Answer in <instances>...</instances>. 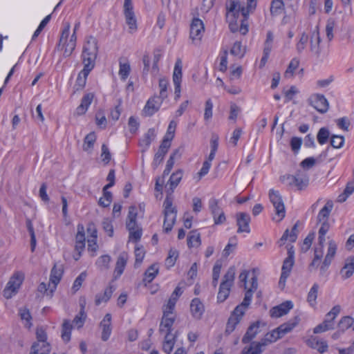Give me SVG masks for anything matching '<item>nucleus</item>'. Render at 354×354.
Returning <instances> with one entry per match:
<instances>
[{"mask_svg":"<svg viewBox=\"0 0 354 354\" xmlns=\"http://www.w3.org/2000/svg\"><path fill=\"white\" fill-rule=\"evenodd\" d=\"M308 39V35L305 32H302L299 41L296 44V50L298 53H301L304 51L306 48Z\"/></svg>","mask_w":354,"mask_h":354,"instance_id":"44","label":"nucleus"},{"mask_svg":"<svg viewBox=\"0 0 354 354\" xmlns=\"http://www.w3.org/2000/svg\"><path fill=\"white\" fill-rule=\"evenodd\" d=\"M354 272V257H350L346 259L344 266L340 270V274L343 279L350 278Z\"/></svg>","mask_w":354,"mask_h":354,"instance_id":"24","label":"nucleus"},{"mask_svg":"<svg viewBox=\"0 0 354 354\" xmlns=\"http://www.w3.org/2000/svg\"><path fill=\"white\" fill-rule=\"evenodd\" d=\"M299 65V60L297 58L292 59L285 72V76L287 77H292L294 71Z\"/></svg>","mask_w":354,"mask_h":354,"instance_id":"48","label":"nucleus"},{"mask_svg":"<svg viewBox=\"0 0 354 354\" xmlns=\"http://www.w3.org/2000/svg\"><path fill=\"white\" fill-rule=\"evenodd\" d=\"M95 141V134H87L84 140V144L82 146L83 150L88 153H91Z\"/></svg>","mask_w":354,"mask_h":354,"instance_id":"34","label":"nucleus"},{"mask_svg":"<svg viewBox=\"0 0 354 354\" xmlns=\"http://www.w3.org/2000/svg\"><path fill=\"white\" fill-rule=\"evenodd\" d=\"M87 274L86 272H82L75 280L72 290L74 292H77L82 286V282L85 280Z\"/></svg>","mask_w":354,"mask_h":354,"instance_id":"60","label":"nucleus"},{"mask_svg":"<svg viewBox=\"0 0 354 354\" xmlns=\"http://www.w3.org/2000/svg\"><path fill=\"white\" fill-rule=\"evenodd\" d=\"M113 292V287L109 286L104 290V293L96 295L95 300V305L99 306L102 303L107 302L109 300V299L111 297Z\"/></svg>","mask_w":354,"mask_h":354,"instance_id":"32","label":"nucleus"},{"mask_svg":"<svg viewBox=\"0 0 354 354\" xmlns=\"http://www.w3.org/2000/svg\"><path fill=\"white\" fill-rule=\"evenodd\" d=\"M230 53L234 56L242 58L245 53V48L240 41H236L230 50Z\"/></svg>","mask_w":354,"mask_h":354,"instance_id":"42","label":"nucleus"},{"mask_svg":"<svg viewBox=\"0 0 354 354\" xmlns=\"http://www.w3.org/2000/svg\"><path fill=\"white\" fill-rule=\"evenodd\" d=\"M269 198L275 209L274 220L281 221L285 216L286 209L282 197L278 191L273 189L269 191Z\"/></svg>","mask_w":354,"mask_h":354,"instance_id":"7","label":"nucleus"},{"mask_svg":"<svg viewBox=\"0 0 354 354\" xmlns=\"http://www.w3.org/2000/svg\"><path fill=\"white\" fill-rule=\"evenodd\" d=\"M162 102V100L158 96L150 98L142 110V114L147 117L151 116L159 110Z\"/></svg>","mask_w":354,"mask_h":354,"instance_id":"14","label":"nucleus"},{"mask_svg":"<svg viewBox=\"0 0 354 354\" xmlns=\"http://www.w3.org/2000/svg\"><path fill=\"white\" fill-rule=\"evenodd\" d=\"M103 230L108 234L109 236H113V227L111 221L108 218H104L102 223Z\"/></svg>","mask_w":354,"mask_h":354,"instance_id":"63","label":"nucleus"},{"mask_svg":"<svg viewBox=\"0 0 354 354\" xmlns=\"http://www.w3.org/2000/svg\"><path fill=\"white\" fill-rule=\"evenodd\" d=\"M299 320L300 319L298 317H295L288 322L280 325L277 328L281 336L290 332L298 324Z\"/></svg>","mask_w":354,"mask_h":354,"instance_id":"29","label":"nucleus"},{"mask_svg":"<svg viewBox=\"0 0 354 354\" xmlns=\"http://www.w3.org/2000/svg\"><path fill=\"white\" fill-rule=\"evenodd\" d=\"M131 71V67L129 62L125 60V62H122V59H120V69H119V75H120L122 80H126Z\"/></svg>","mask_w":354,"mask_h":354,"instance_id":"41","label":"nucleus"},{"mask_svg":"<svg viewBox=\"0 0 354 354\" xmlns=\"http://www.w3.org/2000/svg\"><path fill=\"white\" fill-rule=\"evenodd\" d=\"M178 256L177 250L171 249L169 252L168 257L166 259V265L171 267L174 265L176 260Z\"/></svg>","mask_w":354,"mask_h":354,"instance_id":"64","label":"nucleus"},{"mask_svg":"<svg viewBox=\"0 0 354 354\" xmlns=\"http://www.w3.org/2000/svg\"><path fill=\"white\" fill-rule=\"evenodd\" d=\"M308 345L313 349L317 350L319 353H325L328 349V344L326 341L320 340L317 337H311L308 340Z\"/></svg>","mask_w":354,"mask_h":354,"instance_id":"23","label":"nucleus"},{"mask_svg":"<svg viewBox=\"0 0 354 354\" xmlns=\"http://www.w3.org/2000/svg\"><path fill=\"white\" fill-rule=\"evenodd\" d=\"M293 308V304L290 301H286L277 306L272 308L270 314L272 317L278 318L286 315Z\"/></svg>","mask_w":354,"mask_h":354,"instance_id":"17","label":"nucleus"},{"mask_svg":"<svg viewBox=\"0 0 354 354\" xmlns=\"http://www.w3.org/2000/svg\"><path fill=\"white\" fill-rule=\"evenodd\" d=\"M212 161V160H209V157L204 161L201 169L196 174L198 180H200L203 176H205L208 173L211 167Z\"/></svg>","mask_w":354,"mask_h":354,"instance_id":"50","label":"nucleus"},{"mask_svg":"<svg viewBox=\"0 0 354 354\" xmlns=\"http://www.w3.org/2000/svg\"><path fill=\"white\" fill-rule=\"evenodd\" d=\"M205 32V25L203 21L198 18L194 17L190 24L189 38L192 43L198 44L201 43Z\"/></svg>","mask_w":354,"mask_h":354,"instance_id":"9","label":"nucleus"},{"mask_svg":"<svg viewBox=\"0 0 354 354\" xmlns=\"http://www.w3.org/2000/svg\"><path fill=\"white\" fill-rule=\"evenodd\" d=\"M176 336L175 335H165V340L162 344V350L167 354H169L174 346Z\"/></svg>","mask_w":354,"mask_h":354,"instance_id":"33","label":"nucleus"},{"mask_svg":"<svg viewBox=\"0 0 354 354\" xmlns=\"http://www.w3.org/2000/svg\"><path fill=\"white\" fill-rule=\"evenodd\" d=\"M336 26V21L334 19H329L326 26V34L328 41H331L333 38V30Z\"/></svg>","mask_w":354,"mask_h":354,"instance_id":"46","label":"nucleus"},{"mask_svg":"<svg viewBox=\"0 0 354 354\" xmlns=\"http://www.w3.org/2000/svg\"><path fill=\"white\" fill-rule=\"evenodd\" d=\"M321 41L319 30L318 26H317L315 30L312 32L310 40V50L316 57H319L321 53Z\"/></svg>","mask_w":354,"mask_h":354,"instance_id":"15","label":"nucleus"},{"mask_svg":"<svg viewBox=\"0 0 354 354\" xmlns=\"http://www.w3.org/2000/svg\"><path fill=\"white\" fill-rule=\"evenodd\" d=\"M263 352V349L257 344V342H252L249 347H245L241 354H261Z\"/></svg>","mask_w":354,"mask_h":354,"instance_id":"45","label":"nucleus"},{"mask_svg":"<svg viewBox=\"0 0 354 354\" xmlns=\"http://www.w3.org/2000/svg\"><path fill=\"white\" fill-rule=\"evenodd\" d=\"M235 268L232 266L224 275L217 296L219 302H223L229 296L230 288L232 286L235 277Z\"/></svg>","mask_w":354,"mask_h":354,"instance_id":"6","label":"nucleus"},{"mask_svg":"<svg viewBox=\"0 0 354 354\" xmlns=\"http://www.w3.org/2000/svg\"><path fill=\"white\" fill-rule=\"evenodd\" d=\"M236 224L238 225V233L250 232L249 223L250 222V216L245 212H239L236 215Z\"/></svg>","mask_w":354,"mask_h":354,"instance_id":"16","label":"nucleus"},{"mask_svg":"<svg viewBox=\"0 0 354 354\" xmlns=\"http://www.w3.org/2000/svg\"><path fill=\"white\" fill-rule=\"evenodd\" d=\"M100 327L102 328V339L106 341L111 333V315L107 313L102 321L100 322Z\"/></svg>","mask_w":354,"mask_h":354,"instance_id":"19","label":"nucleus"},{"mask_svg":"<svg viewBox=\"0 0 354 354\" xmlns=\"http://www.w3.org/2000/svg\"><path fill=\"white\" fill-rule=\"evenodd\" d=\"M103 197L100 198L99 200V205L102 207H106L109 206L112 199V194L110 192L106 191L103 189Z\"/></svg>","mask_w":354,"mask_h":354,"instance_id":"49","label":"nucleus"},{"mask_svg":"<svg viewBox=\"0 0 354 354\" xmlns=\"http://www.w3.org/2000/svg\"><path fill=\"white\" fill-rule=\"evenodd\" d=\"M88 232H91V238L88 239V250L95 252L97 248V245L96 243L97 239V230L95 227H91L90 225L88 227Z\"/></svg>","mask_w":354,"mask_h":354,"instance_id":"35","label":"nucleus"},{"mask_svg":"<svg viewBox=\"0 0 354 354\" xmlns=\"http://www.w3.org/2000/svg\"><path fill=\"white\" fill-rule=\"evenodd\" d=\"M330 140L332 147L337 149L341 148L344 143V138L337 134H333Z\"/></svg>","mask_w":354,"mask_h":354,"instance_id":"47","label":"nucleus"},{"mask_svg":"<svg viewBox=\"0 0 354 354\" xmlns=\"http://www.w3.org/2000/svg\"><path fill=\"white\" fill-rule=\"evenodd\" d=\"M97 41L93 37H87L82 53V64L84 66L93 68L97 56Z\"/></svg>","mask_w":354,"mask_h":354,"instance_id":"4","label":"nucleus"},{"mask_svg":"<svg viewBox=\"0 0 354 354\" xmlns=\"http://www.w3.org/2000/svg\"><path fill=\"white\" fill-rule=\"evenodd\" d=\"M308 184V176L301 171H298L295 175V187L297 190H302L305 189Z\"/></svg>","mask_w":354,"mask_h":354,"instance_id":"26","label":"nucleus"},{"mask_svg":"<svg viewBox=\"0 0 354 354\" xmlns=\"http://www.w3.org/2000/svg\"><path fill=\"white\" fill-rule=\"evenodd\" d=\"M354 323V319L350 316H345L342 317L339 320L337 327L341 332H344L348 329Z\"/></svg>","mask_w":354,"mask_h":354,"instance_id":"40","label":"nucleus"},{"mask_svg":"<svg viewBox=\"0 0 354 354\" xmlns=\"http://www.w3.org/2000/svg\"><path fill=\"white\" fill-rule=\"evenodd\" d=\"M178 297H179L174 295V293H172L170 298L168 299L167 304L162 306V310L174 311Z\"/></svg>","mask_w":354,"mask_h":354,"instance_id":"62","label":"nucleus"},{"mask_svg":"<svg viewBox=\"0 0 354 354\" xmlns=\"http://www.w3.org/2000/svg\"><path fill=\"white\" fill-rule=\"evenodd\" d=\"M36 337L37 341L32 344L29 354H49L50 345L46 341L47 335L42 328H37Z\"/></svg>","mask_w":354,"mask_h":354,"instance_id":"5","label":"nucleus"},{"mask_svg":"<svg viewBox=\"0 0 354 354\" xmlns=\"http://www.w3.org/2000/svg\"><path fill=\"white\" fill-rule=\"evenodd\" d=\"M92 70L93 68L84 66V68L78 74L76 84L75 85V91H80L84 88L87 77Z\"/></svg>","mask_w":354,"mask_h":354,"instance_id":"22","label":"nucleus"},{"mask_svg":"<svg viewBox=\"0 0 354 354\" xmlns=\"http://www.w3.org/2000/svg\"><path fill=\"white\" fill-rule=\"evenodd\" d=\"M158 272V266L157 264L151 265L145 272V277L144 280L150 283L156 276Z\"/></svg>","mask_w":354,"mask_h":354,"instance_id":"43","label":"nucleus"},{"mask_svg":"<svg viewBox=\"0 0 354 354\" xmlns=\"http://www.w3.org/2000/svg\"><path fill=\"white\" fill-rule=\"evenodd\" d=\"M123 12L126 24L129 27V33L133 34L136 32L138 30V24L136 16L133 10L132 0H124Z\"/></svg>","mask_w":354,"mask_h":354,"instance_id":"8","label":"nucleus"},{"mask_svg":"<svg viewBox=\"0 0 354 354\" xmlns=\"http://www.w3.org/2000/svg\"><path fill=\"white\" fill-rule=\"evenodd\" d=\"M77 25L75 26L74 32L69 39L68 37L71 26L68 23L65 25V27L62 30L58 44V48L61 50H63V56L65 57L71 56L75 48L77 39L75 31L77 28Z\"/></svg>","mask_w":354,"mask_h":354,"instance_id":"3","label":"nucleus"},{"mask_svg":"<svg viewBox=\"0 0 354 354\" xmlns=\"http://www.w3.org/2000/svg\"><path fill=\"white\" fill-rule=\"evenodd\" d=\"M282 336L279 333L278 328L273 330L272 331L268 333L263 339H262L260 342H257V344L263 350V348L271 344L272 342H276L277 339L281 338Z\"/></svg>","mask_w":354,"mask_h":354,"instance_id":"20","label":"nucleus"},{"mask_svg":"<svg viewBox=\"0 0 354 354\" xmlns=\"http://www.w3.org/2000/svg\"><path fill=\"white\" fill-rule=\"evenodd\" d=\"M225 6L227 9L226 17L227 19L236 18L240 13H241L245 19H248V15H245V12H243V10H246V7L245 8L241 3L240 0H227Z\"/></svg>","mask_w":354,"mask_h":354,"instance_id":"12","label":"nucleus"},{"mask_svg":"<svg viewBox=\"0 0 354 354\" xmlns=\"http://www.w3.org/2000/svg\"><path fill=\"white\" fill-rule=\"evenodd\" d=\"M201 245L200 234L196 230L189 232L187 236V245L189 248L198 247Z\"/></svg>","mask_w":354,"mask_h":354,"instance_id":"37","label":"nucleus"},{"mask_svg":"<svg viewBox=\"0 0 354 354\" xmlns=\"http://www.w3.org/2000/svg\"><path fill=\"white\" fill-rule=\"evenodd\" d=\"M127 261V254L122 253L118 258L115 268V278L119 277L123 272Z\"/></svg>","mask_w":354,"mask_h":354,"instance_id":"30","label":"nucleus"},{"mask_svg":"<svg viewBox=\"0 0 354 354\" xmlns=\"http://www.w3.org/2000/svg\"><path fill=\"white\" fill-rule=\"evenodd\" d=\"M168 86V81L165 78H161L159 80V88H160V96L158 97H160L163 100V99L166 98L167 97V89Z\"/></svg>","mask_w":354,"mask_h":354,"instance_id":"57","label":"nucleus"},{"mask_svg":"<svg viewBox=\"0 0 354 354\" xmlns=\"http://www.w3.org/2000/svg\"><path fill=\"white\" fill-rule=\"evenodd\" d=\"M354 192V182H348L342 194L337 197V202L343 203Z\"/></svg>","mask_w":354,"mask_h":354,"instance_id":"39","label":"nucleus"},{"mask_svg":"<svg viewBox=\"0 0 354 354\" xmlns=\"http://www.w3.org/2000/svg\"><path fill=\"white\" fill-rule=\"evenodd\" d=\"M259 322H257L252 324L248 329L246 333L242 339V342L244 344L250 342L254 339L259 332Z\"/></svg>","mask_w":354,"mask_h":354,"instance_id":"25","label":"nucleus"},{"mask_svg":"<svg viewBox=\"0 0 354 354\" xmlns=\"http://www.w3.org/2000/svg\"><path fill=\"white\" fill-rule=\"evenodd\" d=\"M337 249V245L333 239L328 238L327 243V250L323 261H321L324 251L321 249H315V257L308 266L310 272H313L314 270L319 267L320 275H324L330 265L333 259H334Z\"/></svg>","mask_w":354,"mask_h":354,"instance_id":"2","label":"nucleus"},{"mask_svg":"<svg viewBox=\"0 0 354 354\" xmlns=\"http://www.w3.org/2000/svg\"><path fill=\"white\" fill-rule=\"evenodd\" d=\"M336 124L338 127L344 131H349L351 129H350L351 121L348 118L344 117L336 120Z\"/></svg>","mask_w":354,"mask_h":354,"instance_id":"52","label":"nucleus"},{"mask_svg":"<svg viewBox=\"0 0 354 354\" xmlns=\"http://www.w3.org/2000/svg\"><path fill=\"white\" fill-rule=\"evenodd\" d=\"M248 306L241 303L235 308L230 317H235L240 322Z\"/></svg>","mask_w":354,"mask_h":354,"instance_id":"55","label":"nucleus"},{"mask_svg":"<svg viewBox=\"0 0 354 354\" xmlns=\"http://www.w3.org/2000/svg\"><path fill=\"white\" fill-rule=\"evenodd\" d=\"M110 261H111L110 256L102 255L97 259L96 264L100 269L105 270V269H108L109 264Z\"/></svg>","mask_w":354,"mask_h":354,"instance_id":"58","label":"nucleus"},{"mask_svg":"<svg viewBox=\"0 0 354 354\" xmlns=\"http://www.w3.org/2000/svg\"><path fill=\"white\" fill-rule=\"evenodd\" d=\"M239 323L238 318L235 317H230L227 323L225 333L229 335L234 331L236 326Z\"/></svg>","mask_w":354,"mask_h":354,"instance_id":"61","label":"nucleus"},{"mask_svg":"<svg viewBox=\"0 0 354 354\" xmlns=\"http://www.w3.org/2000/svg\"><path fill=\"white\" fill-rule=\"evenodd\" d=\"M257 286H258V283H257V279L255 277H252V282H251V286L250 288H248V289H246L247 291L245 294V297H244L243 301H242V304L247 306L248 307L249 306L251 299H252V297L253 292L257 289Z\"/></svg>","mask_w":354,"mask_h":354,"instance_id":"31","label":"nucleus"},{"mask_svg":"<svg viewBox=\"0 0 354 354\" xmlns=\"http://www.w3.org/2000/svg\"><path fill=\"white\" fill-rule=\"evenodd\" d=\"M72 328L73 326L71 322L68 320H64L62 329V338L64 342H68L70 341Z\"/></svg>","mask_w":354,"mask_h":354,"instance_id":"38","label":"nucleus"},{"mask_svg":"<svg viewBox=\"0 0 354 354\" xmlns=\"http://www.w3.org/2000/svg\"><path fill=\"white\" fill-rule=\"evenodd\" d=\"M162 317L159 326V333L162 335H174L173 325L176 320V315L174 311L162 310Z\"/></svg>","mask_w":354,"mask_h":354,"instance_id":"11","label":"nucleus"},{"mask_svg":"<svg viewBox=\"0 0 354 354\" xmlns=\"http://www.w3.org/2000/svg\"><path fill=\"white\" fill-rule=\"evenodd\" d=\"M182 178L183 170L178 169L171 175L168 181L169 188L167 189L168 194L163 203V213L165 216L163 230L166 233L169 232L172 230L173 225L175 223L176 219L177 210L175 207H173L172 198L171 196L174 189L180 182Z\"/></svg>","mask_w":354,"mask_h":354,"instance_id":"1","label":"nucleus"},{"mask_svg":"<svg viewBox=\"0 0 354 354\" xmlns=\"http://www.w3.org/2000/svg\"><path fill=\"white\" fill-rule=\"evenodd\" d=\"M63 274V268L62 266H57L56 264L54 266L51 270L50 281L52 283V287L50 286V283L48 284V286L50 287V295L53 293L54 290L56 288L57 285L59 282Z\"/></svg>","mask_w":354,"mask_h":354,"instance_id":"18","label":"nucleus"},{"mask_svg":"<svg viewBox=\"0 0 354 354\" xmlns=\"http://www.w3.org/2000/svg\"><path fill=\"white\" fill-rule=\"evenodd\" d=\"M24 279V274L21 272H16L10 279L5 289L3 290V296L6 299H10L15 295L20 288Z\"/></svg>","mask_w":354,"mask_h":354,"instance_id":"10","label":"nucleus"},{"mask_svg":"<svg viewBox=\"0 0 354 354\" xmlns=\"http://www.w3.org/2000/svg\"><path fill=\"white\" fill-rule=\"evenodd\" d=\"M190 309L192 315L196 319H200L204 312V306L198 298H195L192 301Z\"/></svg>","mask_w":354,"mask_h":354,"instance_id":"27","label":"nucleus"},{"mask_svg":"<svg viewBox=\"0 0 354 354\" xmlns=\"http://www.w3.org/2000/svg\"><path fill=\"white\" fill-rule=\"evenodd\" d=\"M284 7L283 0H272L270 7V12L272 13L277 14L280 12Z\"/></svg>","mask_w":354,"mask_h":354,"instance_id":"59","label":"nucleus"},{"mask_svg":"<svg viewBox=\"0 0 354 354\" xmlns=\"http://www.w3.org/2000/svg\"><path fill=\"white\" fill-rule=\"evenodd\" d=\"M94 96L95 95L93 93H88L84 95L80 104L76 109L77 115H81L86 112L89 105L91 104L94 98Z\"/></svg>","mask_w":354,"mask_h":354,"instance_id":"21","label":"nucleus"},{"mask_svg":"<svg viewBox=\"0 0 354 354\" xmlns=\"http://www.w3.org/2000/svg\"><path fill=\"white\" fill-rule=\"evenodd\" d=\"M182 80V63L180 59H178L176 62L174 73L173 82L174 85H180Z\"/></svg>","mask_w":354,"mask_h":354,"instance_id":"36","label":"nucleus"},{"mask_svg":"<svg viewBox=\"0 0 354 354\" xmlns=\"http://www.w3.org/2000/svg\"><path fill=\"white\" fill-rule=\"evenodd\" d=\"M218 147V137L217 136H213L210 140V148L211 151L209 155V159L213 160L215 157L216 151Z\"/></svg>","mask_w":354,"mask_h":354,"instance_id":"54","label":"nucleus"},{"mask_svg":"<svg viewBox=\"0 0 354 354\" xmlns=\"http://www.w3.org/2000/svg\"><path fill=\"white\" fill-rule=\"evenodd\" d=\"M333 203L332 201H328L325 206L319 211L317 216L318 223H328V219L329 214L333 209Z\"/></svg>","mask_w":354,"mask_h":354,"instance_id":"28","label":"nucleus"},{"mask_svg":"<svg viewBox=\"0 0 354 354\" xmlns=\"http://www.w3.org/2000/svg\"><path fill=\"white\" fill-rule=\"evenodd\" d=\"M227 55L228 51L227 49L223 50L220 57L219 71L225 72L227 68Z\"/></svg>","mask_w":354,"mask_h":354,"instance_id":"56","label":"nucleus"},{"mask_svg":"<svg viewBox=\"0 0 354 354\" xmlns=\"http://www.w3.org/2000/svg\"><path fill=\"white\" fill-rule=\"evenodd\" d=\"M308 102L317 111L322 113H324L328 110V102L323 95L315 94L308 99Z\"/></svg>","mask_w":354,"mask_h":354,"instance_id":"13","label":"nucleus"},{"mask_svg":"<svg viewBox=\"0 0 354 354\" xmlns=\"http://www.w3.org/2000/svg\"><path fill=\"white\" fill-rule=\"evenodd\" d=\"M318 288V284L315 283L308 294V301L310 304L311 306H313L316 303Z\"/></svg>","mask_w":354,"mask_h":354,"instance_id":"51","label":"nucleus"},{"mask_svg":"<svg viewBox=\"0 0 354 354\" xmlns=\"http://www.w3.org/2000/svg\"><path fill=\"white\" fill-rule=\"evenodd\" d=\"M173 139H174V134H167L163 138V140L159 147V149L167 153L169 149L171 147V142Z\"/></svg>","mask_w":354,"mask_h":354,"instance_id":"53","label":"nucleus"}]
</instances>
